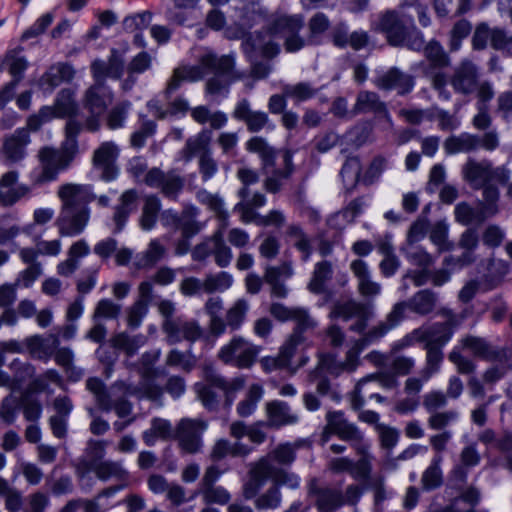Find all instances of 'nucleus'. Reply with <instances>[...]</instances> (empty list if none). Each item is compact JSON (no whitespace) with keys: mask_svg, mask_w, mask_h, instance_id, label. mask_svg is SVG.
Masks as SVG:
<instances>
[{"mask_svg":"<svg viewBox=\"0 0 512 512\" xmlns=\"http://www.w3.org/2000/svg\"><path fill=\"white\" fill-rule=\"evenodd\" d=\"M297 449V444L289 442L281 443L260 459H266L270 465L277 464L279 465L278 467H288L294 463Z\"/></svg>","mask_w":512,"mask_h":512,"instance_id":"e433bc0d","label":"nucleus"},{"mask_svg":"<svg viewBox=\"0 0 512 512\" xmlns=\"http://www.w3.org/2000/svg\"><path fill=\"white\" fill-rule=\"evenodd\" d=\"M212 134L208 129H203L196 135L189 137L183 149L180 151L182 160L190 162L195 156L211 153Z\"/></svg>","mask_w":512,"mask_h":512,"instance_id":"7c9ffc66","label":"nucleus"},{"mask_svg":"<svg viewBox=\"0 0 512 512\" xmlns=\"http://www.w3.org/2000/svg\"><path fill=\"white\" fill-rule=\"evenodd\" d=\"M107 445L108 443L105 440H88L85 449V457L79 460L80 467H82L85 472H89L91 470L90 466H96L98 463L102 462L106 455Z\"/></svg>","mask_w":512,"mask_h":512,"instance_id":"79ce46f5","label":"nucleus"},{"mask_svg":"<svg viewBox=\"0 0 512 512\" xmlns=\"http://www.w3.org/2000/svg\"><path fill=\"white\" fill-rule=\"evenodd\" d=\"M249 479L242 488L243 497L247 500L255 497L264 487L268 479L278 488L285 486L296 490L300 487V477L291 471L276 465H270L266 459H258L250 464Z\"/></svg>","mask_w":512,"mask_h":512,"instance_id":"f257e3e1","label":"nucleus"},{"mask_svg":"<svg viewBox=\"0 0 512 512\" xmlns=\"http://www.w3.org/2000/svg\"><path fill=\"white\" fill-rule=\"evenodd\" d=\"M213 258L215 264L220 268L228 267L233 259V252L226 244L222 231H215V239L213 246Z\"/></svg>","mask_w":512,"mask_h":512,"instance_id":"680f3d73","label":"nucleus"},{"mask_svg":"<svg viewBox=\"0 0 512 512\" xmlns=\"http://www.w3.org/2000/svg\"><path fill=\"white\" fill-rule=\"evenodd\" d=\"M53 111V118H72L78 112V105L74 99V92L70 89H62L53 106H50Z\"/></svg>","mask_w":512,"mask_h":512,"instance_id":"58836bf2","label":"nucleus"},{"mask_svg":"<svg viewBox=\"0 0 512 512\" xmlns=\"http://www.w3.org/2000/svg\"><path fill=\"white\" fill-rule=\"evenodd\" d=\"M284 164L285 169L284 170H275L272 172L270 176H268L264 182L265 189L270 193H276L280 190L282 183L281 179L288 178L292 171H293V165H292V154L287 151L284 154Z\"/></svg>","mask_w":512,"mask_h":512,"instance_id":"6e6d98bb","label":"nucleus"},{"mask_svg":"<svg viewBox=\"0 0 512 512\" xmlns=\"http://www.w3.org/2000/svg\"><path fill=\"white\" fill-rule=\"evenodd\" d=\"M302 342L300 334L292 333L287 342L282 346L276 357H264L261 365L265 371H273L289 366L292 357L295 354L296 347Z\"/></svg>","mask_w":512,"mask_h":512,"instance_id":"c756f323","label":"nucleus"},{"mask_svg":"<svg viewBox=\"0 0 512 512\" xmlns=\"http://www.w3.org/2000/svg\"><path fill=\"white\" fill-rule=\"evenodd\" d=\"M119 155L118 146L112 141H106L95 149L92 157L94 168L100 171L104 181L114 180L118 175L116 160Z\"/></svg>","mask_w":512,"mask_h":512,"instance_id":"aec40b11","label":"nucleus"},{"mask_svg":"<svg viewBox=\"0 0 512 512\" xmlns=\"http://www.w3.org/2000/svg\"><path fill=\"white\" fill-rule=\"evenodd\" d=\"M207 427V422L202 419H181L174 434L179 447L188 454L199 453L203 447L202 435Z\"/></svg>","mask_w":512,"mask_h":512,"instance_id":"9b49d317","label":"nucleus"},{"mask_svg":"<svg viewBox=\"0 0 512 512\" xmlns=\"http://www.w3.org/2000/svg\"><path fill=\"white\" fill-rule=\"evenodd\" d=\"M483 199L479 202V207L483 209L481 219H488L496 216L499 213V189L492 183L483 186Z\"/></svg>","mask_w":512,"mask_h":512,"instance_id":"de8ad7c7","label":"nucleus"},{"mask_svg":"<svg viewBox=\"0 0 512 512\" xmlns=\"http://www.w3.org/2000/svg\"><path fill=\"white\" fill-rule=\"evenodd\" d=\"M243 50L252 62V75L255 78H265L271 67L265 63L256 62L259 56L272 58L279 53V46L269 37V34H246L243 41Z\"/></svg>","mask_w":512,"mask_h":512,"instance_id":"0eeeda50","label":"nucleus"},{"mask_svg":"<svg viewBox=\"0 0 512 512\" xmlns=\"http://www.w3.org/2000/svg\"><path fill=\"white\" fill-rule=\"evenodd\" d=\"M145 343L143 335H129L126 332H119L113 335L110 339V344L113 348L122 350L128 356L134 355L140 347Z\"/></svg>","mask_w":512,"mask_h":512,"instance_id":"a18cd8bd","label":"nucleus"},{"mask_svg":"<svg viewBox=\"0 0 512 512\" xmlns=\"http://www.w3.org/2000/svg\"><path fill=\"white\" fill-rule=\"evenodd\" d=\"M26 68V59L22 56H19L16 51L13 50L6 54L0 64V69L7 70L14 79L8 83L0 92V105H3L12 97L17 84L22 78V73Z\"/></svg>","mask_w":512,"mask_h":512,"instance_id":"5701e85b","label":"nucleus"},{"mask_svg":"<svg viewBox=\"0 0 512 512\" xmlns=\"http://www.w3.org/2000/svg\"><path fill=\"white\" fill-rule=\"evenodd\" d=\"M142 181L171 200L177 199L185 184L184 178L175 170L163 171L158 167L148 170Z\"/></svg>","mask_w":512,"mask_h":512,"instance_id":"f8f14e48","label":"nucleus"},{"mask_svg":"<svg viewBox=\"0 0 512 512\" xmlns=\"http://www.w3.org/2000/svg\"><path fill=\"white\" fill-rule=\"evenodd\" d=\"M91 71L95 83L86 90L84 96V107L91 113L85 122V127L87 130L95 132L100 128V115L113 100V93L103 82L105 67L99 60H95L91 64Z\"/></svg>","mask_w":512,"mask_h":512,"instance_id":"f03ea898","label":"nucleus"},{"mask_svg":"<svg viewBox=\"0 0 512 512\" xmlns=\"http://www.w3.org/2000/svg\"><path fill=\"white\" fill-rule=\"evenodd\" d=\"M167 255V247L160 239H151L142 252L136 254L134 266L137 269H151Z\"/></svg>","mask_w":512,"mask_h":512,"instance_id":"2f4dec72","label":"nucleus"},{"mask_svg":"<svg viewBox=\"0 0 512 512\" xmlns=\"http://www.w3.org/2000/svg\"><path fill=\"white\" fill-rule=\"evenodd\" d=\"M90 468V471H93L96 477L102 481H107L111 478L121 480L127 475L126 470L119 461L105 460L98 463L96 466H90Z\"/></svg>","mask_w":512,"mask_h":512,"instance_id":"8fccbe9b","label":"nucleus"},{"mask_svg":"<svg viewBox=\"0 0 512 512\" xmlns=\"http://www.w3.org/2000/svg\"><path fill=\"white\" fill-rule=\"evenodd\" d=\"M233 284V277L225 271L216 274H209L203 280V290L212 294L215 292H224L228 290Z\"/></svg>","mask_w":512,"mask_h":512,"instance_id":"4d7b16f0","label":"nucleus"},{"mask_svg":"<svg viewBox=\"0 0 512 512\" xmlns=\"http://www.w3.org/2000/svg\"><path fill=\"white\" fill-rule=\"evenodd\" d=\"M162 330L166 334L167 342L171 345L183 340L195 342L203 335V330L197 321L181 317L163 321Z\"/></svg>","mask_w":512,"mask_h":512,"instance_id":"f3484780","label":"nucleus"},{"mask_svg":"<svg viewBox=\"0 0 512 512\" xmlns=\"http://www.w3.org/2000/svg\"><path fill=\"white\" fill-rule=\"evenodd\" d=\"M281 278L278 268L270 265L265 267L263 279L270 286L272 296L277 298H285L288 295V289Z\"/></svg>","mask_w":512,"mask_h":512,"instance_id":"0e129e2a","label":"nucleus"},{"mask_svg":"<svg viewBox=\"0 0 512 512\" xmlns=\"http://www.w3.org/2000/svg\"><path fill=\"white\" fill-rule=\"evenodd\" d=\"M250 308L248 300L244 298L237 299L226 311L227 325L231 330H238L245 321L247 312Z\"/></svg>","mask_w":512,"mask_h":512,"instance_id":"5fc2aeb1","label":"nucleus"},{"mask_svg":"<svg viewBox=\"0 0 512 512\" xmlns=\"http://www.w3.org/2000/svg\"><path fill=\"white\" fill-rule=\"evenodd\" d=\"M403 252L407 260L420 268H429L435 263V258L425 249L418 246H404Z\"/></svg>","mask_w":512,"mask_h":512,"instance_id":"69168bd1","label":"nucleus"},{"mask_svg":"<svg viewBox=\"0 0 512 512\" xmlns=\"http://www.w3.org/2000/svg\"><path fill=\"white\" fill-rule=\"evenodd\" d=\"M265 411L267 425L271 428L294 425L299 421V416L294 413L287 402L272 400L266 403Z\"/></svg>","mask_w":512,"mask_h":512,"instance_id":"a878e982","label":"nucleus"},{"mask_svg":"<svg viewBox=\"0 0 512 512\" xmlns=\"http://www.w3.org/2000/svg\"><path fill=\"white\" fill-rule=\"evenodd\" d=\"M173 436L171 423L168 420L155 418L150 429L143 432V440L148 446L154 445L156 439H168Z\"/></svg>","mask_w":512,"mask_h":512,"instance_id":"864d4df0","label":"nucleus"},{"mask_svg":"<svg viewBox=\"0 0 512 512\" xmlns=\"http://www.w3.org/2000/svg\"><path fill=\"white\" fill-rule=\"evenodd\" d=\"M374 316V308L372 304L362 303L356 300H348L345 302H336L330 312L329 317L341 318L348 321L356 318V322L350 326V330L358 334L366 333L368 322Z\"/></svg>","mask_w":512,"mask_h":512,"instance_id":"1a4fd4ad","label":"nucleus"},{"mask_svg":"<svg viewBox=\"0 0 512 512\" xmlns=\"http://www.w3.org/2000/svg\"><path fill=\"white\" fill-rule=\"evenodd\" d=\"M205 378L207 382L214 387L221 389L226 396V401L230 405L233 401V394L244 387L245 380L243 377H236L230 381L224 379L217 374L212 368L205 370Z\"/></svg>","mask_w":512,"mask_h":512,"instance_id":"c9c22d12","label":"nucleus"},{"mask_svg":"<svg viewBox=\"0 0 512 512\" xmlns=\"http://www.w3.org/2000/svg\"><path fill=\"white\" fill-rule=\"evenodd\" d=\"M201 65L220 74H227L233 69L234 59L228 55L218 58L213 53H207L202 56Z\"/></svg>","mask_w":512,"mask_h":512,"instance_id":"e2e57ef3","label":"nucleus"},{"mask_svg":"<svg viewBox=\"0 0 512 512\" xmlns=\"http://www.w3.org/2000/svg\"><path fill=\"white\" fill-rule=\"evenodd\" d=\"M287 235L292 239L295 248L302 253V260L308 261L312 254V245L303 229L298 225H291L287 229Z\"/></svg>","mask_w":512,"mask_h":512,"instance_id":"052dcab7","label":"nucleus"},{"mask_svg":"<svg viewBox=\"0 0 512 512\" xmlns=\"http://www.w3.org/2000/svg\"><path fill=\"white\" fill-rule=\"evenodd\" d=\"M350 270L357 279V290L365 298H374L381 292V285L371 279L368 265L361 259L350 263Z\"/></svg>","mask_w":512,"mask_h":512,"instance_id":"bb28decb","label":"nucleus"},{"mask_svg":"<svg viewBox=\"0 0 512 512\" xmlns=\"http://www.w3.org/2000/svg\"><path fill=\"white\" fill-rule=\"evenodd\" d=\"M24 343L25 349L33 358L47 362L59 346V338L55 334H50L47 338L41 335H32L27 337Z\"/></svg>","mask_w":512,"mask_h":512,"instance_id":"cd10ccee","label":"nucleus"},{"mask_svg":"<svg viewBox=\"0 0 512 512\" xmlns=\"http://www.w3.org/2000/svg\"><path fill=\"white\" fill-rule=\"evenodd\" d=\"M443 456H433L430 465L423 472L421 483L425 490H433L442 485L443 474L441 470V463Z\"/></svg>","mask_w":512,"mask_h":512,"instance_id":"09e8293b","label":"nucleus"},{"mask_svg":"<svg viewBox=\"0 0 512 512\" xmlns=\"http://www.w3.org/2000/svg\"><path fill=\"white\" fill-rule=\"evenodd\" d=\"M325 420L326 425L321 436L323 442H327L330 435L334 434L342 440L351 442L356 452H365L367 441L364 439L358 427L346 419L344 412L336 410L328 411L325 415Z\"/></svg>","mask_w":512,"mask_h":512,"instance_id":"39448f33","label":"nucleus"},{"mask_svg":"<svg viewBox=\"0 0 512 512\" xmlns=\"http://www.w3.org/2000/svg\"><path fill=\"white\" fill-rule=\"evenodd\" d=\"M121 488H122V486L109 487L107 489H104L101 493H99L93 499L79 498L80 509H83L84 512H103V511H105L107 506L104 505L101 502V500L104 497L113 496Z\"/></svg>","mask_w":512,"mask_h":512,"instance_id":"338daca9","label":"nucleus"},{"mask_svg":"<svg viewBox=\"0 0 512 512\" xmlns=\"http://www.w3.org/2000/svg\"><path fill=\"white\" fill-rule=\"evenodd\" d=\"M246 149L260 156L263 162V168L268 174L269 168H273L274 166L275 150L269 146L267 141L262 137H252L247 141Z\"/></svg>","mask_w":512,"mask_h":512,"instance_id":"49530a36","label":"nucleus"},{"mask_svg":"<svg viewBox=\"0 0 512 512\" xmlns=\"http://www.w3.org/2000/svg\"><path fill=\"white\" fill-rule=\"evenodd\" d=\"M199 209L193 205H186L181 211L180 227L184 238H191L198 234L204 225L197 220Z\"/></svg>","mask_w":512,"mask_h":512,"instance_id":"c03bdc74","label":"nucleus"},{"mask_svg":"<svg viewBox=\"0 0 512 512\" xmlns=\"http://www.w3.org/2000/svg\"><path fill=\"white\" fill-rule=\"evenodd\" d=\"M160 209L161 202L157 196L149 195L145 197L140 217V226L142 229L149 231L154 228Z\"/></svg>","mask_w":512,"mask_h":512,"instance_id":"603ef678","label":"nucleus"},{"mask_svg":"<svg viewBox=\"0 0 512 512\" xmlns=\"http://www.w3.org/2000/svg\"><path fill=\"white\" fill-rule=\"evenodd\" d=\"M480 146L479 137L469 133L448 137L444 142V149L448 154L469 153Z\"/></svg>","mask_w":512,"mask_h":512,"instance_id":"4c0bfd02","label":"nucleus"},{"mask_svg":"<svg viewBox=\"0 0 512 512\" xmlns=\"http://www.w3.org/2000/svg\"><path fill=\"white\" fill-rule=\"evenodd\" d=\"M57 196L61 201L60 209H80L89 206L96 196L91 187L84 184L65 183L59 186Z\"/></svg>","mask_w":512,"mask_h":512,"instance_id":"412c9836","label":"nucleus"},{"mask_svg":"<svg viewBox=\"0 0 512 512\" xmlns=\"http://www.w3.org/2000/svg\"><path fill=\"white\" fill-rule=\"evenodd\" d=\"M259 352V346L252 344L241 336H234L221 347L218 358L225 364H232L238 368H249L255 362Z\"/></svg>","mask_w":512,"mask_h":512,"instance_id":"9d476101","label":"nucleus"},{"mask_svg":"<svg viewBox=\"0 0 512 512\" xmlns=\"http://www.w3.org/2000/svg\"><path fill=\"white\" fill-rule=\"evenodd\" d=\"M86 388L94 395L95 401L102 411L109 412L114 409L119 418L128 417L132 413V404L129 401L125 399L112 401V396L101 379L97 377L88 378Z\"/></svg>","mask_w":512,"mask_h":512,"instance_id":"ddd939ff","label":"nucleus"},{"mask_svg":"<svg viewBox=\"0 0 512 512\" xmlns=\"http://www.w3.org/2000/svg\"><path fill=\"white\" fill-rule=\"evenodd\" d=\"M254 500V506L258 510H274L280 507L282 494L277 485H271L266 491L257 494Z\"/></svg>","mask_w":512,"mask_h":512,"instance_id":"13d9d810","label":"nucleus"},{"mask_svg":"<svg viewBox=\"0 0 512 512\" xmlns=\"http://www.w3.org/2000/svg\"><path fill=\"white\" fill-rule=\"evenodd\" d=\"M308 495L313 499L318 512H334L344 504L340 490L321 485L317 479L310 480Z\"/></svg>","mask_w":512,"mask_h":512,"instance_id":"6ab92c4d","label":"nucleus"},{"mask_svg":"<svg viewBox=\"0 0 512 512\" xmlns=\"http://www.w3.org/2000/svg\"><path fill=\"white\" fill-rule=\"evenodd\" d=\"M153 13L149 10L137 12L126 16L123 19V28L127 32H143L150 29V32H169L162 25H152Z\"/></svg>","mask_w":512,"mask_h":512,"instance_id":"f704fd0d","label":"nucleus"},{"mask_svg":"<svg viewBox=\"0 0 512 512\" xmlns=\"http://www.w3.org/2000/svg\"><path fill=\"white\" fill-rule=\"evenodd\" d=\"M29 131L25 128L17 129L3 139L1 151L6 162L17 164L27 155V146L30 143Z\"/></svg>","mask_w":512,"mask_h":512,"instance_id":"4be33fe9","label":"nucleus"},{"mask_svg":"<svg viewBox=\"0 0 512 512\" xmlns=\"http://www.w3.org/2000/svg\"><path fill=\"white\" fill-rule=\"evenodd\" d=\"M131 108V102L122 101L117 103L107 115V126L111 130L124 127L125 120Z\"/></svg>","mask_w":512,"mask_h":512,"instance_id":"774afa93","label":"nucleus"},{"mask_svg":"<svg viewBox=\"0 0 512 512\" xmlns=\"http://www.w3.org/2000/svg\"><path fill=\"white\" fill-rule=\"evenodd\" d=\"M408 308L409 304L406 301L396 303L387 314L385 320L378 322L364 333V336L359 339L358 345L365 347L379 341L390 330L399 325V323L404 319Z\"/></svg>","mask_w":512,"mask_h":512,"instance_id":"dca6fc26","label":"nucleus"},{"mask_svg":"<svg viewBox=\"0 0 512 512\" xmlns=\"http://www.w3.org/2000/svg\"><path fill=\"white\" fill-rule=\"evenodd\" d=\"M233 117L239 121H243L250 132H259L269 122L267 113L263 111L252 110L247 99H242L237 103L233 111Z\"/></svg>","mask_w":512,"mask_h":512,"instance_id":"c85d7f7f","label":"nucleus"},{"mask_svg":"<svg viewBox=\"0 0 512 512\" xmlns=\"http://www.w3.org/2000/svg\"><path fill=\"white\" fill-rule=\"evenodd\" d=\"M413 12L412 14L397 10H386L374 16L372 25L376 32H411L415 29L414 17L417 16L423 28L429 27L431 18L423 6L413 7Z\"/></svg>","mask_w":512,"mask_h":512,"instance_id":"7ed1b4c3","label":"nucleus"},{"mask_svg":"<svg viewBox=\"0 0 512 512\" xmlns=\"http://www.w3.org/2000/svg\"><path fill=\"white\" fill-rule=\"evenodd\" d=\"M359 365L357 352L349 350L343 361L336 359V356L330 353H320L318 355V363L313 371L309 374V380L315 381L322 372L338 376L343 372H353Z\"/></svg>","mask_w":512,"mask_h":512,"instance_id":"2eb2a0df","label":"nucleus"},{"mask_svg":"<svg viewBox=\"0 0 512 512\" xmlns=\"http://www.w3.org/2000/svg\"><path fill=\"white\" fill-rule=\"evenodd\" d=\"M453 325L454 318L450 316L446 322L436 323L429 327V330H434V335L424 340L427 341L426 366L422 370L424 372V379H430L433 374L439 371L443 361L441 347L450 340Z\"/></svg>","mask_w":512,"mask_h":512,"instance_id":"6e6552de","label":"nucleus"},{"mask_svg":"<svg viewBox=\"0 0 512 512\" xmlns=\"http://www.w3.org/2000/svg\"><path fill=\"white\" fill-rule=\"evenodd\" d=\"M370 112L383 114L388 121H391L386 105L380 100L377 93L366 90L360 91L353 106L352 114L356 115Z\"/></svg>","mask_w":512,"mask_h":512,"instance_id":"72a5a7b5","label":"nucleus"},{"mask_svg":"<svg viewBox=\"0 0 512 512\" xmlns=\"http://www.w3.org/2000/svg\"><path fill=\"white\" fill-rule=\"evenodd\" d=\"M460 343L463 349L486 361H509L512 358V348L495 347L481 337L468 335Z\"/></svg>","mask_w":512,"mask_h":512,"instance_id":"a211bd4d","label":"nucleus"},{"mask_svg":"<svg viewBox=\"0 0 512 512\" xmlns=\"http://www.w3.org/2000/svg\"><path fill=\"white\" fill-rule=\"evenodd\" d=\"M334 274L333 263L329 260L316 262L307 284V289L313 294L327 292V284L332 280Z\"/></svg>","mask_w":512,"mask_h":512,"instance_id":"473e14b6","label":"nucleus"},{"mask_svg":"<svg viewBox=\"0 0 512 512\" xmlns=\"http://www.w3.org/2000/svg\"><path fill=\"white\" fill-rule=\"evenodd\" d=\"M437 303V294L430 289H423L408 301L409 309L419 315L431 313Z\"/></svg>","mask_w":512,"mask_h":512,"instance_id":"37998d69","label":"nucleus"},{"mask_svg":"<svg viewBox=\"0 0 512 512\" xmlns=\"http://www.w3.org/2000/svg\"><path fill=\"white\" fill-rule=\"evenodd\" d=\"M482 213L483 209L481 207L478 206V209H476L467 202L458 203L454 209L456 222L464 226H468L473 222H484L486 219H481Z\"/></svg>","mask_w":512,"mask_h":512,"instance_id":"bf43d9fd","label":"nucleus"},{"mask_svg":"<svg viewBox=\"0 0 512 512\" xmlns=\"http://www.w3.org/2000/svg\"><path fill=\"white\" fill-rule=\"evenodd\" d=\"M190 113L195 122L202 125L208 122L210 127L215 130L223 128L228 122V117L224 112L211 111L203 105L192 108Z\"/></svg>","mask_w":512,"mask_h":512,"instance_id":"a19ab883","label":"nucleus"},{"mask_svg":"<svg viewBox=\"0 0 512 512\" xmlns=\"http://www.w3.org/2000/svg\"><path fill=\"white\" fill-rule=\"evenodd\" d=\"M459 248L463 249L462 260L466 263H474L476 261L475 250L479 246V235L475 228H467L458 241Z\"/></svg>","mask_w":512,"mask_h":512,"instance_id":"3c124183","label":"nucleus"},{"mask_svg":"<svg viewBox=\"0 0 512 512\" xmlns=\"http://www.w3.org/2000/svg\"><path fill=\"white\" fill-rule=\"evenodd\" d=\"M375 86L381 90H397L401 95L409 93L414 87L411 75L403 73L396 67L390 68L375 80Z\"/></svg>","mask_w":512,"mask_h":512,"instance_id":"393cba45","label":"nucleus"},{"mask_svg":"<svg viewBox=\"0 0 512 512\" xmlns=\"http://www.w3.org/2000/svg\"><path fill=\"white\" fill-rule=\"evenodd\" d=\"M478 78V67L470 60H463L454 70L451 85L456 92L468 95L476 90Z\"/></svg>","mask_w":512,"mask_h":512,"instance_id":"b1692460","label":"nucleus"},{"mask_svg":"<svg viewBox=\"0 0 512 512\" xmlns=\"http://www.w3.org/2000/svg\"><path fill=\"white\" fill-rule=\"evenodd\" d=\"M462 173L463 178L474 189H481L492 181L506 184L511 177V171L506 166L494 168L489 160L468 159L462 168Z\"/></svg>","mask_w":512,"mask_h":512,"instance_id":"423d86ee","label":"nucleus"},{"mask_svg":"<svg viewBox=\"0 0 512 512\" xmlns=\"http://www.w3.org/2000/svg\"><path fill=\"white\" fill-rule=\"evenodd\" d=\"M73 146L70 148L61 145L60 149L43 147L38 152L41 173L36 178V184H43L57 179L61 171L66 170L76 156Z\"/></svg>","mask_w":512,"mask_h":512,"instance_id":"20e7f679","label":"nucleus"},{"mask_svg":"<svg viewBox=\"0 0 512 512\" xmlns=\"http://www.w3.org/2000/svg\"><path fill=\"white\" fill-rule=\"evenodd\" d=\"M304 21L302 14L276 13L271 18L269 32H299Z\"/></svg>","mask_w":512,"mask_h":512,"instance_id":"ea45409f","label":"nucleus"},{"mask_svg":"<svg viewBox=\"0 0 512 512\" xmlns=\"http://www.w3.org/2000/svg\"><path fill=\"white\" fill-rule=\"evenodd\" d=\"M89 206L80 209H60L55 225L62 237H76L84 232L90 221Z\"/></svg>","mask_w":512,"mask_h":512,"instance_id":"4468645a","label":"nucleus"}]
</instances>
